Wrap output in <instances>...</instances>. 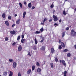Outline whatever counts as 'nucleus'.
<instances>
[{
  "label": "nucleus",
  "mask_w": 76,
  "mask_h": 76,
  "mask_svg": "<svg viewBox=\"0 0 76 76\" xmlns=\"http://www.w3.org/2000/svg\"><path fill=\"white\" fill-rule=\"evenodd\" d=\"M71 34L72 35H73V36H76V32L73 29H72L71 31Z\"/></svg>",
  "instance_id": "obj_1"
},
{
  "label": "nucleus",
  "mask_w": 76,
  "mask_h": 76,
  "mask_svg": "<svg viewBox=\"0 0 76 76\" xmlns=\"http://www.w3.org/2000/svg\"><path fill=\"white\" fill-rule=\"evenodd\" d=\"M59 62L60 63H62L65 66H66V63H65V61L64 60H63L62 61L61 60H60Z\"/></svg>",
  "instance_id": "obj_2"
},
{
  "label": "nucleus",
  "mask_w": 76,
  "mask_h": 76,
  "mask_svg": "<svg viewBox=\"0 0 76 76\" xmlns=\"http://www.w3.org/2000/svg\"><path fill=\"white\" fill-rule=\"evenodd\" d=\"M53 18L54 19V20L55 22H57V21L58 20V18H57V17L55 15H53Z\"/></svg>",
  "instance_id": "obj_3"
},
{
  "label": "nucleus",
  "mask_w": 76,
  "mask_h": 76,
  "mask_svg": "<svg viewBox=\"0 0 76 76\" xmlns=\"http://www.w3.org/2000/svg\"><path fill=\"white\" fill-rule=\"evenodd\" d=\"M18 50L19 51H20L22 50V46L21 45H19L18 46Z\"/></svg>",
  "instance_id": "obj_4"
},
{
  "label": "nucleus",
  "mask_w": 76,
  "mask_h": 76,
  "mask_svg": "<svg viewBox=\"0 0 76 76\" xmlns=\"http://www.w3.org/2000/svg\"><path fill=\"white\" fill-rule=\"evenodd\" d=\"M17 65V63H16V62H13L12 65L13 67H16Z\"/></svg>",
  "instance_id": "obj_5"
},
{
  "label": "nucleus",
  "mask_w": 76,
  "mask_h": 76,
  "mask_svg": "<svg viewBox=\"0 0 76 76\" xmlns=\"http://www.w3.org/2000/svg\"><path fill=\"white\" fill-rule=\"evenodd\" d=\"M54 51H55V50H54V49L53 48H52L51 49V53H52V54H53L54 53Z\"/></svg>",
  "instance_id": "obj_6"
},
{
  "label": "nucleus",
  "mask_w": 76,
  "mask_h": 76,
  "mask_svg": "<svg viewBox=\"0 0 76 76\" xmlns=\"http://www.w3.org/2000/svg\"><path fill=\"white\" fill-rule=\"evenodd\" d=\"M10 33L11 34H15L16 32L15 31H10Z\"/></svg>",
  "instance_id": "obj_7"
},
{
  "label": "nucleus",
  "mask_w": 76,
  "mask_h": 76,
  "mask_svg": "<svg viewBox=\"0 0 76 76\" xmlns=\"http://www.w3.org/2000/svg\"><path fill=\"white\" fill-rule=\"evenodd\" d=\"M13 74V72L11 71H10V74H9V76H12Z\"/></svg>",
  "instance_id": "obj_8"
},
{
  "label": "nucleus",
  "mask_w": 76,
  "mask_h": 76,
  "mask_svg": "<svg viewBox=\"0 0 76 76\" xmlns=\"http://www.w3.org/2000/svg\"><path fill=\"white\" fill-rule=\"evenodd\" d=\"M26 12H25L23 13V18H25V15H26Z\"/></svg>",
  "instance_id": "obj_9"
},
{
  "label": "nucleus",
  "mask_w": 76,
  "mask_h": 76,
  "mask_svg": "<svg viewBox=\"0 0 76 76\" xmlns=\"http://www.w3.org/2000/svg\"><path fill=\"white\" fill-rule=\"evenodd\" d=\"M45 46H43L40 48L41 50H45Z\"/></svg>",
  "instance_id": "obj_10"
},
{
  "label": "nucleus",
  "mask_w": 76,
  "mask_h": 76,
  "mask_svg": "<svg viewBox=\"0 0 76 76\" xmlns=\"http://www.w3.org/2000/svg\"><path fill=\"white\" fill-rule=\"evenodd\" d=\"M31 69H28L27 72V73L28 75H29V74H30V73H31Z\"/></svg>",
  "instance_id": "obj_11"
},
{
  "label": "nucleus",
  "mask_w": 76,
  "mask_h": 76,
  "mask_svg": "<svg viewBox=\"0 0 76 76\" xmlns=\"http://www.w3.org/2000/svg\"><path fill=\"white\" fill-rule=\"evenodd\" d=\"M5 23L7 26H9V22H8V21H5Z\"/></svg>",
  "instance_id": "obj_12"
},
{
  "label": "nucleus",
  "mask_w": 76,
  "mask_h": 76,
  "mask_svg": "<svg viewBox=\"0 0 76 76\" xmlns=\"http://www.w3.org/2000/svg\"><path fill=\"white\" fill-rule=\"evenodd\" d=\"M61 45L62 47L64 48L65 47V46L64 45V43H63V42H61Z\"/></svg>",
  "instance_id": "obj_13"
},
{
  "label": "nucleus",
  "mask_w": 76,
  "mask_h": 76,
  "mask_svg": "<svg viewBox=\"0 0 76 76\" xmlns=\"http://www.w3.org/2000/svg\"><path fill=\"white\" fill-rule=\"evenodd\" d=\"M28 7H29V8H31V7H32V5H31V3H29L28 4Z\"/></svg>",
  "instance_id": "obj_14"
},
{
  "label": "nucleus",
  "mask_w": 76,
  "mask_h": 76,
  "mask_svg": "<svg viewBox=\"0 0 76 76\" xmlns=\"http://www.w3.org/2000/svg\"><path fill=\"white\" fill-rule=\"evenodd\" d=\"M3 75L4 76H6L7 75V72H5L3 73Z\"/></svg>",
  "instance_id": "obj_15"
},
{
  "label": "nucleus",
  "mask_w": 76,
  "mask_h": 76,
  "mask_svg": "<svg viewBox=\"0 0 76 76\" xmlns=\"http://www.w3.org/2000/svg\"><path fill=\"white\" fill-rule=\"evenodd\" d=\"M14 61L12 59H10L9 60V61H10V62L11 63L13 62Z\"/></svg>",
  "instance_id": "obj_16"
},
{
  "label": "nucleus",
  "mask_w": 76,
  "mask_h": 76,
  "mask_svg": "<svg viewBox=\"0 0 76 76\" xmlns=\"http://www.w3.org/2000/svg\"><path fill=\"white\" fill-rule=\"evenodd\" d=\"M19 21H20V19H18L16 21V24H19V22H20Z\"/></svg>",
  "instance_id": "obj_17"
},
{
  "label": "nucleus",
  "mask_w": 76,
  "mask_h": 76,
  "mask_svg": "<svg viewBox=\"0 0 76 76\" xmlns=\"http://www.w3.org/2000/svg\"><path fill=\"white\" fill-rule=\"evenodd\" d=\"M34 41L35 42V44H38V42H37V39H36V38L34 39Z\"/></svg>",
  "instance_id": "obj_18"
},
{
  "label": "nucleus",
  "mask_w": 76,
  "mask_h": 76,
  "mask_svg": "<svg viewBox=\"0 0 76 76\" xmlns=\"http://www.w3.org/2000/svg\"><path fill=\"white\" fill-rule=\"evenodd\" d=\"M39 33H40V31H36L34 32L35 34H39Z\"/></svg>",
  "instance_id": "obj_19"
},
{
  "label": "nucleus",
  "mask_w": 76,
  "mask_h": 76,
  "mask_svg": "<svg viewBox=\"0 0 76 76\" xmlns=\"http://www.w3.org/2000/svg\"><path fill=\"white\" fill-rule=\"evenodd\" d=\"M5 16H6V14L5 13H3L2 15V18H5Z\"/></svg>",
  "instance_id": "obj_20"
},
{
  "label": "nucleus",
  "mask_w": 76,
  "mask_h": 76,
  "mask_svg": "<svg viewBox=\"0 0 76 76\" xmlns=\"http://www.w3.org/2000/svg\"><path fill=\"white\" fill-rule=\"evenodd\" d=\"M41 71V69L39 68L37 70V72H40Z\"/></svg>",
  "instance_id": "obj_21"
},
{
  "label": "nucleus",
  "mask_w": 76,
  "mask_h": 76,
  "mask_svg": "<svg viewBox=\"0 0 76 76\" xmlns=\"http://www.w3.org/2000/svg\"><path fill=\"white\" fill-rule=\"evenodd\" d=\"M43 31H44V29L43 28H42L40 29V32H43Z\"/></svg>",
  "instance_id": "obj_22"
},
{
  "label": "nucleus",
  "mask_w": 76,
  "mask_h": 76,
  "mask_svg": "<svg viewBox=\"0 0 76 76\" xmlns=\"http://www.w3.org/2000/svg\"><path fill=\"white\" fill-rule=\"evenodd\" d=\"M37 66H40V64H39V62H37V64H36Z\"/></svg>",
  "instance_id": "obj_23"
},
{
  "label": "nucleus",
  "mask_w": 76,
  "mask_h": 76,
  "mask_svg": "<svg viewBox=\"0 0 76 76\" xmlns=\"http://www.w3.org/2000/svg\"><path fill=\"white\" fill-rule=\"evenodd\" d=\"M20 7L21 8H22V4L20 3H19Z\"/></svg>",
  "instance_id": "obj_24"
},
{
  "label": "nucleus",
  "mask_w": 76,
  "mask_h": 76,
  "mask_svg": "<svg viewBox=\"0 0 76 76\" xmlns=\"http://www.w3.org/2000/svg\"><path fill=\"white\" fill-rule=\"evenodd\" d=\"M70 56H71V54H70V53H68L67 55V56L68 57H70Z\"/></svg>",
  "instance_id": "obj_25"
},
{
  "label": "nucleus",
  "mask_w": 76,
  "mask_h": 76,
  "mask_svg": "<svg viewBox=\"0 0 76 76\" xmlns=\"http://www.w3.org/2000/svg\"><path fill=\"white\" fill-rule=\"evenodd\" d=\"M25 40V39H22L21 40V42H22V43H24V42H23V41H24V40Z\"/></svg>",
  "instance_id": "obj_26"
},
{
  "label": "nucleus",
  "mask_w": 76,
  "mask_h": 76,
  "mask_svg": "<svg viewBox=\"0 0 76 76\" xmlns=\"http://www.w3.org/2000/svg\"><path fill=\"white\" fill-rule=\"evenodd\" d=\"M20 39V36H19L18 37L17 40H19V39Z\"/></svg>",
  "instance_id": "obj_27"
},
{
  "label": "nucleus",
  "mask_w": 76,
  "mask_h": 76,
  "mask_svg": "<svg viewBox=\"0 0 76 76\" xmlns=\"http://www.w3.org/2000/svg\"><path fill=\"white\" fill-rule=\"evenodd\" d=\"M55 60L56 62H57L58 61V59H57V58L56 57L55 58Z\"/></svg>",
  "instance_id": "obj_28"
},
{
  "label": "nucleus",
  "mask_w": 76,
  "mask_h": 76,
  "mask_svg": "<svg viewBox=\"0 0 76 76\" xmlns=\"http://www.w3.org/2000/svg\"><path fill=\"white\" fill-rule=\"evenodd\" d=\"M54 25L55 27H56V26H58V24H57V23H55L54 24Z\"/></svg>",
  "instance_id": "obj_29"
},
{
  "label": "nucleus",
  "mask_w": 76,
  "mask_h": 76,
  "mask_svg": "<svg viewBox=\"0 0 76 76\" xmlns=\"http://www.w3.org/2000/svg\"><path fill=\"white\" fill-rule=\"evenodd\" d=\"M67 72L66 71H65L64 72V75H66L67 73Z\"/></svg>",
  "instance_id": "obj_30"
},
{
  "label": "nucleus",
  "mask_w": 76,
  "mask_h": 76,
  "mask_svg": "<svg viewBox=\"0 0 76 76\" xmlns=\"http://www.w3.org/2000/svg\"><path fill=\"white\" fill-rule=\"evenodd\" d=\"M46 20L47 18H45L44 19V20L43 21V23H44V22H45V21H46Z\"/></svg>",
  "instance_id": "obj_31"
},
{
  "label": "nucleus",
  "mask_w": 76,
  "mask_h": 76,
  "mask_svg": "<svg viewBox=\"0 0 76 76\" xmlns=\"http://www.w3.org/2000/svg\"><path fill=\"white\" fill-rule=\"evenodd\" d=\"M67 51H68V50L67 49H65L63 51V52L64 53L65 52H67Z\"/></svg>",
  "instance_id": "obj_32"
},
{
  "label": "nucleus",
  "mask_w": 76,
  "mask_h": 76,
  "mask_svg": "<svg viewBox=\"0 0 76 76\" xmlns=\"http://www.w3.org/2000/svg\"><path fill=\"white\" fill-rule=\"evenodd\" d=\"M64 35H65V33H64V32L62 34V38H63L64 37Z\"/></svg>",
  "instance_id": "obj_33"
},
{
  "label": "nucleus",
  "mask_w": 76,
  "mask_h": 76,
  "mask_svg": "<svg viewBox=\"0 0 76 76\" xmlns=\"http://www.w3.org/2000/svg\"><path fill=\"white\" fill-rule=\"evenodd\" d=\"M53 7H54V5L53 4L50 6L51 8H53Z\"/></svg>",
  "instance_id": "obj_34"
},
{
  "label": "nucleus",
  "mask_w": 76,
  "mask_h": 76,
  "mask_svg": "<svg viewBox=\"0 0 76 76\" xmlns=\"http://www.w3.org/2000/svg\"><path fill=\"white\" fill-rule=\"evenodd\" d=\"M63 15H66V11H63Z\"/></svg>",
  "instance_id": "obj_35"
},
{
  "label": "nucleus",
  "mask_w": 76,
  "mask_h": 76,
  "mask_svg": "<svg viewBox=\"0 0 76 76\" xmlns=\"http://www.w3.org/2000/svg\"><path fill=\"white\" fill-rule=\"evenodd\" d=\"M12 19V17H11V16H8V19L10 20Z\"/></svg>",
  "instance_id": "obj_36"
},
{
  "label": "nucleus",
  "mask_w": 76,
  "mask_h": 76,
  "mask_svg": "<svg viewBox=\"0 0 76 76\" xmlns=\"http://www.w3.org/2000/svg\"><path fill=\"white\" fill-rule=\"evenodd\" d=\"M35 69V67H32V70H34V69Z\"/></svg>",
  "instance_id": "obj_37"
},
{
  "label": "nucleus",
  "mask_w": 76,
  "mask_h": 76,
  "mask_svg": "<svg viewBox=\"0 0 76 76\" xmlns=\"http://www.w3.org/2000/svg\"><path fill=\"white\" fill-rule=\"evenodd\" d=\"M15 44H16V42H14V43H13L12 45L13 46H14L15 45Z\"/></svg>",
  "instance_id": "obj_38"
},
{
  "label": "nucleus",
  "mask_w": 76,
  "mask_h": 76,
  "mask_svg": "<svg viewBox=\"0 0 76 76\" xmlns=\"http://www.w3.org/2000/svg\"><path fill=\"white\" fill-rule=\"evenodd\" d=\"M58 48L60 50H61V45H59L58 47Z\"/></svg>",
  "instance_id": "obj_39"
},
{
  "label": "nucleus",
  "mask_w": 76,
  "mask_h": 76,
  "mask_svg": "<svg viewBox=\"0 0 76 76\" xmlns=\"http://www.w3.org/2000/svg\"><path fill=\"white\" fill-rule=\"evenodd\" d=\"M5 41H8V38L7 37H6L5 38Z\"/></svg>",
  "instance_id": "obj_40"
},
{
  "label": "nucleus",
  "mask_w": 76,
  "mask_h": 76,
  "mask_svg": "<svg viewBox=\"0 0 76 76\" xmlns=\"http://www.w3.org/2000/svg\"><path fill=\"white\" fill-rule=\"evenodd\" d=\"M18 76H21V74H20V72H18Z\"/></svg>",
  "instance_id": "obj_41"
},
{
  "label": "nucleus",
  "mask_w": 76,
  "mask_h": 76,
  "mask_svg": "<svg viewBox=\"0 0 76 76\" xmlns=\"http://www.w3.org/2000/svg\"><path fill=\"white\" fill-rule=\"evenodd\" d=\"M21 37H22V38L23 39V38H24V35H23L22 34L21 35Z\"/></svg>",
  "instance_id": "obj_42"
},
{
  "label": "nucleus",
  "mask_w": 76,
  "mask_h": 76,
  "mask_svg": "<svg viewBox=\"0 0 76 76\" xmlns=\"http://www.w3.org/2000/svg\"><path fill=\"white\" fill-rule=\"evenodd\" d=\"M50 65H51V67H53V63H50Z\"/></svg>",
  "instance_id": "obj_43"
},
{
  "label": "nucleus",
  "mask_w": 76,
  "mask_h": 76,
  "mask_svg": "<svg viewBox=\"0 0 76 76\" xmlns=\"http://www.w3.org/2000/svg\"><path fill=\"white\" fill-rule=\"evenodd\" d=\"M16 25L15 24H14L13 25H12V27H14V26H15Z\"/></svg>",
  "instance_id": "obj_44"
},
{
  "label": "nucleus",
  "mask_w": 76,
  "mask_h": 76,
  "mask_svg": "<svg viewBox=\"0 0 76 76\" xmlns=\"http://www.w3.org/2000/svg\"><path fill=\"white\" fill-rule=\"evenodd\" d=\"M30 54V53L29 52H28V56H31V55Z\"/></svg>",
  "instance_id": "obj_45"
},
{
  "label": "nucleus",
  "mask_w": 76,
  "mask_h": 76,
  "mask_svg": "<svg viewBox=\"0 0 76 76\" xmlns=\"http://www.w3.org/2000/svg\"><path fill=\"white\" fill-rule=\"evenodd\" d=\"M69 29V27H67L66 28V30L68 31Z\"/></svg>",
  "instance_id": "obj_46"
},
{
  "label": "nucleus",
  "mask_w": 76,
  "mask_h": 76,
  "mask_svg": "<svg viewBox=\"0 0 76 76\" xmlns=\"http://www.w3.org/2000/svg\"><path fill=\"white\" fill-rule=\"evenodd\" d=\"M24 4H25V5H26V1L24 2Z\"/></svg>",
  "instance_id": "obj_47"
},
{
  "label": "nucleus",
  "mask_w": 76,
  "mask_h": 76,
  "mask_svg": "<svg viewBox=\"0 0 76 76\" xmlns=\"http://www.w3.org/2000/svg\"><path fill=\"white\" fill-rule=\"evenodd\" d=\"M41 25H44V23L43 22V23H41Z\"/></svg>",
  "instance_id": "obj_48"
},
{
  "label": "nucleus",
  "mask_w": 76,
  "mask_h": 76,
  "mask_svg": "<svg viewBox=\"0 0 76 76\" xmlns=\"http://www.w3.org/2000/svg\"><path fill=\"white\" fill-rule=\"evenodd\" d=\"M53 20L51 19H50L49 20V22H51V21H52V20Z\"/></svg>",
  "instance_id": "obj_49"
},
{
  "label": "nucleus",
  "mask_w": 76,
  "mask_h": 76,
  "mask_svg": "<svg viewBox=\"0 0 76 76\" xmlns=\"http://www.w3.org/2000/svg\"><path fill=\"white\" fill-rule=\"evenodd\" d=\"M32 9H35V7H32Z\"/></svg>",
  "instance_id": "obj_50"
},
{
  "label": "nucleus",
  "mask_w": 76,
  "mask_h": 76,
  "mask_svg": "<svg viewBox=\"0 0 76 76\" xmlns=\"http://www.w3.org/2000/svg\"><path fill=\"white\" fill-rule=\"evenodd\" d=\"M61 40H59V43H61Z\"/></svg>",
  "instance_id": "obj_51"
},
{
  "label": "nucleus",
  "mask_w": 76,
  "mask_h": 76,
  "mask_svg": "<svg viewBox=\"0 0 76 76\" xmlns=\"http://www.w3.org/2000/svg\"><path fill=\"white\" fill-rule=\"evenodd\" d=\"M74 47H75V49H76V45H74Z\"/></svg>",
  "instance_id": "obj_52"
},
{
  "label": "nucleus",
  "mask_w": 76,
  "mask_h": 76,
  "mask_svg": "<svg viewBox=\"0 0 76 76\" xmlns=\"http://www.w3.org/2000/svg\"><path fill=\"white\" fill-rule=\"evenodd\" d=\"M61 22V20L60 19L59 20V22Z\"/></svg>",
  "instance_id": "obj_53"
},
{
  "label": "nucleus",
  "mask_w": 76,
  "mask_h": 76,
  "mask_svg": "<svg viewBox=\"0 0 76 76\" xmlns=\"http://www.w3.org/2000/svg\"><path fill=\"white\" fill-rule=\"evenodd\" d=\"M41 42H43V40H42L41 41Z\"/></svg>",
  "instance_id": "obj_54"
},
{
  "label": "nucleus",
  "mask_w": 76,
  "mask_h": 76,
  "mask_svg": "<svg viewBox=\"0 0 76 76\" xmlns=\"http://www.w3.org/2000/svg\"><path fill=\"white\" fill-rule=\"evenodd\" d=\"M15 16H18V15L17 14H15Z\"/></svg>",
  "instance_id": "obj_55"
},
{
  "label": "nucleus",
  "mask_w": 76,
  "mask_h": 76,
  "mask_svg": "<svg viewBox=\"0 0 76 76\" xmlns=\"http://www.w3.org/2000/svg\"><path fill=\"white\" fill-rule=\"evenodd\" d=\"M55 12V10H54L53 11V13H54V12Z\"/></svg>",
  "instance_id": "obj_56"
},
{
  "label": "nucleus",
  "mask_w": 76,
  "mask_h": 76,
  "mask_svg": "<svg viewBox=\"0 0 76 76\" xmlns=\"http://www.w3.org/2000/svg\"><path fill=\"white\" fill-rule=\"evenodd\" d=\"M42 40H44V38H42Z\"/></svg>",
  "instance_id": "obj_57"
},
{
  "label": "nucleus",
  "mask_w": 76,
  "mask_h": 76,
  "mask_svg": "<svg viewBox=\"0 0 76 76\" xmlns=\"http://www.w3.org/2000/svg\"><path fill=\"white\" fill-rule=\"evenodd\" d=\"M74 59H75V60H76V57H74Z\"/></svg>",
  "instance_id": "obj_58"
},
{
  "label": "nucleus",
  "mask_w": 76,
  "mask_h": 76,
  "mask_svg": "<svg viewBox=\"0 0 76 76\" xmlns=\"http://www.w3.org/2000/svg\"><path fill=\"white\" fill-rule=\"evenodd\" d=\"M64 76H66V75H64Z\"/></svg>",
  "instance_id": "obj_59"
},
{
  "label": "nucleus",
  "mask_w": 76,
  "mask_h": 76,
  "mask_svg": "<svg viewBox=\"0 0 76 76\" xmlns=\"http://www.w3.org/2000/svg\"><path fill=\"white\" fill-rule=\"evenodd\" d=\"M44 63H45V61H44Z\"/></svg>",
  "instance_id": "obj_60"
},
{
  "label": "nucleus",
  "mask_w": 76,
  "mask_h": 76,
  "mask_svg": "<svg viewBox=\"0 0 76 76\" xmlns=\"http://www.w3.org/2000/svg\"><path fill=\"white\" fill-rule=\"evenodd\" d=\"M32 67H35V66H32Z\"/></svg>",
  "instance_id": "obj_61"
},
{
  "label": "nucleus",
  "mask_w": 76,
  "mask_h": 76,
  "mask_svg": "<svg viewBox=\"0 0 76 76\" xmlns=\"http://www.w3.org/2000/svg\"><path fill=\"white\" fill-rule=\"evenodd\" d=\"M36 50H37V47H36Z\"/></svg>",
  "instance_id": "obj_62"
},
{
  "label": "nucleus",
  "mask_w": 76,
  "mask_h": 76,
  "mask_svg": "<svg viewBox=\"0 0 76 76\" xmlns=\"http://www.w3.org/2000/svg\"><path fill=\"white\" fill-rule=\"evenodd\" d=\"M48 57H50V55H48Z\"/></svg>",
  "instance_id": "obj_63"
},
{
  "label": "nucleus",
  "mask_w": 76,
  "mask_h": 76,
  "mask_svg": "<svg viewBox=\"0 0 76 76\" xmlns=\"http://www.w3.org/2000/svg\"><path fill=\"white\" fill-rule=\"evenodd\" d=\"M65 1H67V0H65Z\"/></svg>",
  "instance_id": "obj_64"
}]
</instances>
